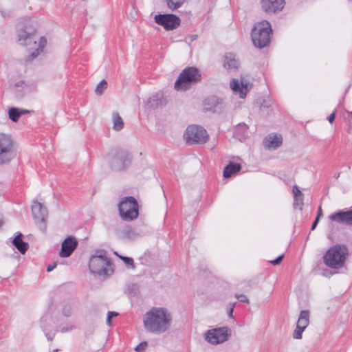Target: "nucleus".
I'll list each match as a JSON object with an SVG mask.
<instances>
[{
    "instance_id": "5701e85b",
    "label": "nucleus",
    "mask_w": 352,
    "mask_h": 352,
    "mask_svg": "<svg viewBox=\"0 0 352 352\" xmlns=\"http://www.w3.org/2000/svg\"><path fill=\"white\" fill-rule=\"evenodd\" d=\"M164 98L161 93H156L148 98L145 102V104L148 108H156L163 104Z\"/></svg>"
},
{
    "instance_id": "20e7f679",
    "label": "nucleus",
    "mask_w": 352,
    "mask_h": 352,
    "mask_svg": "<svg viewBox=\"0 0 352 352\" xmlns=\"http://www.w3.org/2000/svg\"><path fill=\"white\" fill-rule=\"evenodd\" d=\"M271 25L267 21H262L254 25L251 33L252 40L255 47L263 48L270 41Z\"/></svg>"
},
{
    "instance_id": "bb28decb",
    "label": "nucleus",
    "mask_w": 352,
    "mask_h": 352,
    "mask_svg": "<svg viewBox=\"0 0 352 352\" xmlns=\"http://www.w3.org/2000/svg\"><path fill=\"white\" fill-rule=\"evenodd\" d=\"M113 129L117 131H120L124 127V122L118 112L112 113Z\"/></svg>"
},
{
    "instance_id": "7c9ffc66",
    "label": "nucleus",
    "mask_w": 352,
    "mask_h": 352,
    "mask_svg": "<svg viewBox=\"0 0 352 352\" xmlns=\"http://www.w3.org/2000/svg\"><path fill=\"white\" fill-rule=\"evenodd\" d=\"M118 316V313L116 312V311H108L107 312V321H106V324L108 326H111V318H113V317H116Z\"/></svg>"
},
{
    "instance_id": "0eeeda50",
    "label": "nucleus",
    "mask_w": 352,
    "mask_h": 352,
    "mask_svg": "<svg viewBox=\"0 0 352 352\" xmlns=\"http://www.w3.org/2000/svg\"><path fill=\"white\" fill-rule=\"evenodd\" d=\"M118 210L122 220L126 221L134 220L139 214L138 201L133 197H126L120 202Z\"/></svg>"
},
{
    "instance_id": "aec40b11",
    "label": "nucleus",
    "mask_w": 352,
    "mask_h": 352,
    "mask_svg": "<svg viewBox=\"0 0 352 352\" xmlns=\"http://www.w3.org/2000/svg\"><path fill=\"white\" fill-rule=\"evenodd\" d=\"M282 142L283 138L280 135L271 133L263 140V145L268 150H275L282 144Z\"/></svg>"
},
{
    "instance_id": "f8f14e48",
    "label": "nucleus",
    "mask_w": 352,
    "mask_h": 352,
    "mask_svg": "<svg viewBox=\"0 0 352 352\" xmlns=\"http://www.w3.org/2000/svg\"><path fill=\"white\" fill-rule=\"evenodd\" d=\"M36 31L30 26H25L18 30L16 41L19 45H28L32 43H36L34 35Z\"/></svg>"
},
{
    "instance_id": "9b49d317",
    "label": "nucleus",
    "mask_w": 352,
    "mask_h": 352,
    "mask_svg": "<svg viewBox=\"0 0 352 352\" xmlns=\"http://www.w3.org/2000/svg\"><path fill=\"white\" fill-rule=\"evenodd\" d=\"M310 314L307 310H302L300 312L296 327L292 333L294 339L300 340L302 338L303 331L309 324Z\"/></svg>"
},
{
    "instance_id": "393cba45",
    "label": "nucleus",
    "mask_w": 352,
    "mask_h": 352,
    "mask_svg": "<svg viewBox=\"0 0 352 352\" xmlns=\"http://www.w3.org/2000/svg\"><path fill=\"white\" fill-rule=\"evenodd\" d=\"M235 137L240 141H243L248 136V126L244 124H239L234 131Z\"/></svg>"
},
{
    "instance_id": "2f4dec72",
    "label": "nucleus",
    "mask_w": 352,
    "mask_h": 352,
    "mask_svg": "<svg viewBox=\"0 0 352 352\" xmlns=\"http://www.w3.org/2000/svg\"><path fill=\"white\" fill-rule=\"evenodd\" d=\"M42 52L37 48L25 58L26 61H31L36 58Z\"/></svg>"
},
{
    "instance_id": "ddd939ff",
    "label": "nucleus",
    "mask_w": 352,
    "mask_h": 352,
    "mask_svg": "<svg viewBox=\"0 0 352 352\" xmlns=\"http://www.w3.org/2000/svg\"><path fill=\"white\" fill-rule=\"evenodd\" d=\"M230 87L234 94H239L241 98H245L250 89V83L243 78L240 80L233 78L230 81Z\"/></svg>"
},
{
    "instance_id": "37998d69",
    "label": "nucleus",
    "mask_w": 352,
    "mask_h": 352,
    "mask_svg": "<svg viewBox=\"0 0 352 352\" xmlns=\"http://www.w3.org/2000/svg\"><path fill=\"white\" fill-rule=\"evenodd\" d=\"M45 336H46V337H47V339L48 340H50V341H52V340H53V338H54V336H51V335H50V333H45Z\"/></svg>"
},
{
    "instance_id": "09e8293b",
    "label": "nucleus",
    "mask_w": 352,
    "mask_h": 352,
    "mask_svg": "<svg viewBox=\"0 0 352 352\" xmlns=\"http://www.w3.org/2000/svg\"><path fill=\"white\" fill-rule=\"evenodd\" d=\"M58 351V349H54V350H53V352H56Z\"/></svg>"
},
{
    "instance_id": "79ce46f5",
    "label": "nucleus",
    "mask_w": 352,
    "mask_h": 352,
    "mask_svg": "<svg viewBox=\"0 0 352 352\" xmlns=\"http://www.w3.org/2000/svg\"><path fill=\"white\" fill-rule=\"evenodd\" d=\"M318 218H316L315 221L313 222L312 226H311L312 230L315 229V228L316 227V226L318 224Z\"/></svg>"
},
{
    "instance_id": "58836bf2",
    "label": "nucleus",
    "mask_w": 352,
    "mask_h": 352,
    "mask_svg": "<svg viewBox=\"0 0 352 352\" xmlns=\"http://www.w3.org/2000/svg\"><path fill=\"white\" fill-rule=\"evenodd\" d=\"M283 256H284V255L281 254V255L278 256L276 259L271 261L270 263L274 265H277L281 263V261H283Z\"/></svg>"
},
{
    "instance_id": "a18cd8bd",
    "label": "nucleus",
    "mask_w": 352,
    "mask_h": 352,
    "mask_svg": "<svg viewBox=\"0 0 352 352\" xmlns=\"http://www.w3.org/2000/svg\"><path fill=\"white\" fill-rule=\"evenodd\" d=\"M72 329V326H70L69 327H67V328H62L60 329V331L62 332H66V331H68L71 330Z\"/></svg>"
},
{
    "instance_id": "e433bc0d",
    "label": "nucleus",
    "mask_w": 352,
    "mask_h": 352,
    "mask_svg": "<svg viewBox=\"0 0 352 352\" xmlns=\"http://www.w3.org/2000/svg\"><path fill=\"white\" fill-rule=\"evenodd\" d=\"M72 309L71 308L70 306H65L64 307V308L63 309V314L65 316H70L72 315Z\"/></svg>"
},
{
    "instance_id": "c03bdc74",
    "label": "nucleus",
    "mask_w": 352,
    "mask_h": 352,
    "mask_svg": "<svg viewBox=\"0 0 352 352\" xmlns=\"http://www.w3.org/2000/svg\"><path fill=\"white\" fill-rule=\"evenodd\" d=\"M321 216H322V209H321V207L320 206L319 208H318V214H317L316 218H318V219H319V218Z\"/></svg>"
},
{
    "instance_id": "ea45409f",
    "label": "nucleus",
    "mask_w": 352,
    "mask_h": 352,
    "mask_svg": "<svg viewBox=\"0 0 352 352\" xmlns=\"http://www.w3.org/2000/svg\"><path fill=\"white\" fill-rule=\"evenodd\" d=\"M56 265H57V264H56V263H55V262H54V263H52V264H50V265L47 266V272H51V271H52L54 269H55V268H56Z\"/></svg>"
},
{
    "instance_id": "49530a36",
    "label": "nucleus",
    "mask_w": 352,
    "mask_h": 352,
    "mask_svg": "<svg viewBox=\"0 0 352 352\" xmlns=\"http://www.w3.org/2000/svg\"><path fill=\"white\" fill-rule=\"evenodd\" d=\"M21 115H23V114L30 113V111L21 108Z\"/></svg>"
},
{
    "instance_id": "72a5a7b5",
    "label": "nucleus",
    "mask_w": 352,
    "mask_h": 352,
    "mask_svg": "<svg viewBox=\"0 0 352 352\" xmlns=\"http://www.w3.org/2000/svg\"><path fill=\"white\" fill-rule=\"evenodd\" d=\"M147 345L146 342H142L135 348V350L136 352H144L146 349Z\"/></svg>"
},
{
    "instance_id": "cd10ccee",
    "label": "nucleus",
    "mask_w": 352,
    "mask_h": 352,
    "mask_svg": "<svg viewBox=\"0 0 352 352\" xmlns=\"http://www.w3.org/2000/svg\"><path fill=\"white\" fill-rule=\"evenodd\" d=\"M21 116V108L12 107L8 110L9 118L12 122H17Z\"/></svg>"
},
{
    "instance_id": "6ab92c4d",
    "label": "nucleus",
    "mask_w": 352,
    "mask_h": 352,
    "mask_svg": "<svg viewBox=\"0 0 352 352\" xmlns=\"http://www.w3.org/2000/svg\"><path fill=\"white\" fill-rule=\"evenodd\" d=\"M223 100L217 96H210L204 101V108L207 111L216 112L223 107Z\"/></svg>"
},
{
    "instance_id": "c85d7f7f",
    "label": "nucleus",
    "mask_w": 352,
    "mask_h": 352,
    "mask_svg": "<svg viewBox=\"0 0 352 352\" xmlns=\"http://www.w3.org/2000/svg\"><path fill=\"white\" fill-rule=\"evenodd\" d=\"M167 6L171 10H175L181 8L186 0H166Z\"/></svg>"
},
{
    "instance_id": "1a4fd4ad",
    "label": "nucleus",
    "mask_w": 352,
    "mask_h": 352,
    "mask_svg": "<svg viewBox=\"0 0 352 352\" xmlns=\"http://www.w3.org/2000/svg\"><path fill=\"white\" fill-rule=\"evenodd\" d=\"M230 335V329L227 327H222L207 331L204 334V338L208 343L216 345L227 341Z\"/></svg>"
},
{
    "instance_id": "8fccbe9b",
    "label": "nucleus",
    "mask_w": 352,
    "mask_h": 352,
    "mask_svg": "<svg viewBox=\"0 0 352 352\" xmlns=\"http://www.w3.org/2000/svg\"><path fill=\"white\" fill-rule=\"evenodd\" d=\"M351 118H352V112L351 113Z\"/></svg>"
},
{
    "instance_id": "6e6552de",
    "label": "nucleus",
    "mask_w": 352,
    "mask_h": 352,
    "mask_svg": "<svg viewBox=\"0 0 352 352\" xmlns=\"http://www.w3.org/2000/svg\"><path fill=\"white\" fill-rule=\"evenodd\" d=\"M184 138L188 144H204L208 140V135L202 126L190 125L186 129Z\"/></svg>"
},
{
    "instance_id": "423d86ee",
    "label": "nucleus",
    "mask_w": 352,
    "mask_h": 352,
    "mask_svg": "<svg viewBox=\"0 0 352 352\" xmlns=\"http://www.w3.org/2000/svg\"><path fill=\"white\" fill-rule=\"evenodd\" d=\"M16 155V150L11 136L0 133V165L9 164Z\"/></svg>"
},
{
    "instance_id": "f03ea898",
    "label": "nucleus",
    "mask_w": 352,
    "mask_h": 352,
    "mask_svg": "<svg viewBox=\"0 0 352 352\" xmlns=\"http://www.w3.org/2000/svg\"><path fill=\"white\" fill-rule=\"evenodd\" d=\"M110 259L104 250L96 252L90 258L89 268L90 272L96 276L107 277L112 273Z\"/></svg>"
},
{
    "instance_id": "c756f323",
    "label": "nucleus",
    "mask_w": 352,
    "mask_h": 352,
    "mask_svg": "<svg viewBox=\"0 0 352 352\" xmlns=\"http://www.w3.org/2000/svg\"><path fill=\"white\" fill-rule=\"evenodd\" d=\"M107 87V83L104 80L100 81L96 87L95 93L96 95H101Z\"/></svg>"
},
{
    "instance_id": "2eb2a0df",
    "label": "nucleus",
    "mask_w": 352,
    "mask_h": 352,
    "mask_svg": "<svg viewBox=\"0 0 352 352\" xmlns=\"http://www.w3.org/2000/svg\"><path fill=\"white\" fill-rule=\"evenodd\" d=\"M332 221L346 226H352V209L349 210H340L332 213L329 217Z\"/></svg>"
},
{
    "instance_id": "dca6fc26",
    "label": "nucleus",
    "mask_w": 352,
    "mask_h": 352,
    "mask_svg": "<svg viewBox=\"0 0 352 352\" xmlns=\"http://www.w3.org/2000/svg\"><path fill=\"white\" fill-rule=\"evenodd\" d=\"M261 5L266 13H276L283 8L285 0H261Z\"/></svg>"
},
{
    "instance_id": "de8ad7c7",
    "label": "nucleus",
    "mask_w": 352,
    "mask_h": 352,
    "mask_svg": "<svg viewBox=\"0 0 352 352\" xmlns=\"http://www.w3.org/2000/svg\"><path fill=\"white\" fill-rule=\"evenodd\" d=\"M3 224V221L2 219L0 218V227L2 226Z\"/></svg>"
},
{
    "instance_id": "a211bd4d",
    "label": "nucleus",
    "mask_w": 352,
    "mask_h": 352,
    "mask_svg": "<svg viewBox=\"0 0 352 352\" xmlns=\"http://www.w3.org/2000/svg\"><path fill=\"white\" fill-rule=\"evenodd\" d=\"M223 65L228 71L234 72L238 69L240 62L235 54L229 52L225 54Z\"/></svg>"
},
{
    "instance_id": "a878e982",
    "label": "nucleus",
    "mask_w": 352,
    "mask_h": 352,
    "mask_svg": "<svg viewBox=\"0 0 352 352\" xmlns=\"http://www.w3.org/2000/svg\"><path fill=\"white\" fill-rule=\"evenodd\" d=\"M12 243L21 254H25L28 250V244L22 240V234L21 233L16 236Z\"/></svg>"
},
{
    "instance_id": "4c0bfd02",
    "label": "nucleus",
    "mask_w": 352,
    "mask_h": 352,
    "mask_svg": "<svg viewBox=\"0 0 352 352\" xmlns=\"http://www.w3.org/2000/svg\"><path fill=\"white\" fill-rule=\"evenodd\" d=\"M235 297L240 301V302H246V303H248L249 302V300L248 298V297L244 295V294H236L235 295Z\"/></svg>"
},
{
    "instance_id": "b1692460",
    "label": "nucleus",
    "mask_w": 352,
    "mask_h": 352,
    "mask_svg": "<svg viewBox=\"0 0 352 352\" xmlns=\"http://www.w3.org/2000/svg\"><path fill=\"white\" fill-rule=\"evenodd\" d=\"M241 168L240 164L230 162L223 170V177L225 178H229L233 175L237 173Z\"/></svg>"
},
{
    "instance_id": "473e14b6",
    "label": "nucleus",
    "mask_w": 352,
    "mask_h": 352,
    "mask_svg": "<svg viewBox=\"0 0 352 352\" xmlns=\"http://www.w3.org/2000/svg\"><path fill=\"white\" fill-rule=\"evenodd\" d=\"M47 45V39L45 36H41L39 39L38 47L37 49L43 52V49Z\"/></svg>"
},
{
    "instance_id": "c9c22d12",
    "label": "nucleus",
    "mask_w": 352,
    "mask_h": 352,
    "mask_svg": "<svg viewBox=\"0 0 352 352\" xmlns=\"http://www.w3.org/2000/svg\"><path fill=\"white\" fill-rule=\"evenodd\" d=\"M120 258L123 260V261L125 263V264L127 266H131V267H133V258H129V257H126V256H121Z\"/></svg>"
},
{
    "instance_id": "f704fd0d",
    "label": "nucleus",
    "mask_w": 352,
    "mask_h": 352,
    "mask_svg": "<svg viewBox=\"0 0 352 352\" xmlns=\"http://www.w3.org/2000/svg\"><path fill=\"white\" fill-rule=\"evenodd\" d=\"M236 302L229 303L228 305V315L230 318L233 317V311L235 307Z\"/></svg>"
},
{
    "instance_id": "412c9836",
    "label": "nucleus",
    "mask_w": 352,
    "mask_h": 352,
    "mask_svg": "<svg viewBox=\"0 0 352 352\" xmlns=\"http://www.w3.org/2000/svg\"><path fill=\"white\" fill-rule=\"evenodd\" d=\"M131 163L130 155L125 151H120L117 153L114 162V166L122 170L127 167Z\"/></svg>"
},
{
    "instance_id": "39448f33",
    "label": "nucleus",
    "mask_w": 352,
    "mask_h": 352,
    "mask_svg": "<svg viewBox=\"0 0 352 352\" xmlns=\"http://www.w3.org/2000/svg\"><path fill=\"white\" fill-rule=\"evenodd\" d=\"M201 80L199 70L195 67L185 68L179 74L175 82V89L177 91L186 90L189 89L192 83L199 82Z\"/></svg>"
},
{
    "instance_id": "a19ab883",
    "label": "nucleus",
    "mask_w": 352,
    "mask_h": 352,
    "mask_svg": "<svg viewBox=\"0 0 352 352\" xmlns=\"http://www.w3.org/2000/svg\"><path fill=\"white\" fill-rule=\"evenodd\" d=\"M335 117H336V111L333 112L327 118L328 121L330 122V123H333V122L335 120Z\"/></svg>"
},
{
    "instance_id": "7ed1b4c3",
    "label": "nucleus",
    "mask_w": 352,
    "mask_h": 352,
    "mask_svg": "<svg viewBox=\"0 0 352 352\" xmlns=\"http://www.w3.org/2000/svg\"><path fill=\"white\" fill-rule=\"evenodd\" d=\"M348 249L343 245H335L330 248L323 256V262L331 269H338L343 267Z\"/></svg>"
},
{
    "instance_id": "f3484780",
    "label": "nucleus",
    "mask_w": 352,
    "mask_h": 352,
    "mask_svg": "<svg viewBox=\"0 0 352 352\" xmlns=\"http://www.w3.org/2000/svg\"><path fill=\"white\" fill-rule=\"evenodd\" d=\"M32 212L34 221L36 223H43L47 217V210L40 202L33 201Z\"/></svg>"
},
{
    "instance_id": "4468645a",
    "label": "nucleus",
    "mask_w": 352,
    "mask_h": 352,
    "mask_svg": "<svg viewBox=\"0 0 352 352\" xmlns=\"http://www.w3.org/2000/svg\"><path fill=\"white\" fill-rule=\"evenodd\" d=\"M78 246V241L73 236H68L63 241L59 256L62 258H67L71 256L74 250Z\"/></svg>"
},
{
    "instance_id": "4be33fe9",
    "label": "nucleus",
    "mask_w": 352,
    "mask_h": 352,
    "mask_svg": "<svg viewBox=\"0 0 352 352\" xmlns=\"http://www.w3.org/2000/svg\"><path fill=\"white\" fill-rule=\"evenodd\" d=\"M292 192L294 194V203L293 206L295 209L298 208L299 210H302V206L304 204L303 199H304V195L302 192L300 190L298 187L295 185L293 186Z\"/></svg>"
},
{
    "instance_id": "9d476101",
    "label": "nucleus",
    "mask_w": 352,
    "mask_h": 352,
    "mask_svg": "<svg viewBox=\"0 0 352 352\" xmlns=\"http://www.w3.org/2000/svg\"><path fill=\"white\" fill-rule=\"evenodd\" d=\"M155 22L162 25L166 30H172L180 25L181 20L173 14H164L155 15Z\"/></svg>"
},
{
    "instance_id": "f257e3e1",
    "label": "nucleus",
    "mask_w": 352,
    "mask_h": 352,
    "mask_svg": "<svg viewBox=\"0 0 352 352\" xmlns=\"http://www.w3.org/2000/svg\"><path fill=\"white\" fill-rule=\"evenodd\" d=\"M173 321L172 312L164 307H153L146 311L143 317L145 330L155 335L169 332Z\"/></svg>"
}]
</instances>
